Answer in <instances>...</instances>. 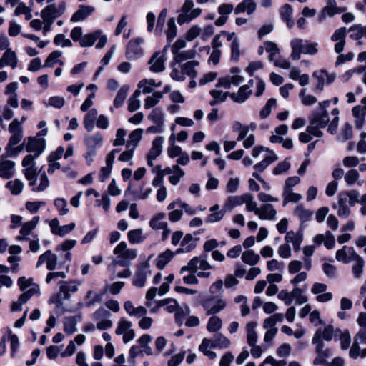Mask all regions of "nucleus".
I'll list each match as a JSON object with an SVG mask.
<instances>
[{
	"label": "nucleus",
	"mask_w": 366,
	"mask_h": 366,
	"mask_svg": "<svg viewBox=\"0 0 366 366\" xmlns=\"http://www.w3.org/2000/svg\"><path fill=\"white\" fill-rule=\"evenodd\" d=\"M290 58L292 60H299L301 54L315 55L318 52V43L312 42L300 38H295L290 41Z\"/></svg>",
	"instance_id": "f257e3e1"
},
{
	"label": "nucleus",
	"mask_w": 366,
	"mask_h": 366,
	"mask_svg": "<svg viewBox=\"0 0 366 366\" xmlns=\"http://www.w3.org/2000/svg\"><path fill=\"white\" fill-rule=\"evenodd\" d=\"M341 331L335 329L331 325H327L323 329L317 330L312 340V344H324L323 340L331 341L334 337L340 335Z\"/></svg>",
	"instance_id": "f03ea898"
},
{
	"label": "nucleus",
	"mask_w": 366,
	"mask_h": 366,
	"mask_svg": "<svg viewBox=\"0 0 366 366\" xmlns=\"http://www.w3.org/2000/svg\"><path fill=\"white\" fill-rule=\"evenodd\" d=\"M97 40L98 43L96 45L97 49H102L105 46L107 42V36L102 34V32L100 30L84 35L79 45L81 47H91Z\"/></svg>",
	"instance_id": "7ed1b4c3"
},
{
	"label": "nucleus",
	"mask_w": 366,
	"mask_h": 366,
	"mask_svg": "<svg viewBox=\"0 0 366 366\" xmlns=\"http://www.w3.org/2000/svg\"><path fill=\"white\" fill-rule=\"evenodd\" d=\"M66 3L62 1L59 4H51L47 5L41 11L42 19H47L54 21V20L62 16L66 11Z\"/></svg>",
	"instance_id": "20e7f679"
},
{
	"label": "nucleus",
	"mask_w": 366,
	"mask_h": 366,
	"mask_svg": "<svg viewBox=\"0 0 366 366\" xmlns=\"http://www.w3.org/2000/svg\"><path fill=\"white\" fill-rule=\"evenodd\" d=\"M193 6L194 4H183L177 18V22L179 25L189 23L201 14L202 9L199 8L193 9Z\"/></svg>",
	"instance_id": "39448f33"
},
{
	"label": "nucleus",
	"mask_w": 366,
	"mask_h": 366,
	"mask_svg": "<svg viewBox=\"0 0 366 366\" xmlns=\"http://www.w3.org/2000/svg\"><path fill=\"white\" fill-rule=\"evenodd\" d=\"M202 306L207 315H209L216 314L224 310L227 306V302L224 300L214 296L204 300L202 303Z\"/></svg>",
	"instance_id": "423d86ee"
},
{
	"label": "nucleus",
	"mask_w": 366,
	"mask_h": 366,
	"mask_svg": "<svg viewBox=\"0 0 366 366\" xmlns=\"http://www.w3.org/2000/svg\"><path fill=\"white\" fill-rule=\"evenodd\" d=\"M317 356L313 360L315 365L329 366L327 359L332 356V350L330 348L324 349V344H314Z\"/></svg>",
	"instance_id": "0eeeda50"
},
{
	"label": "nucleus",
	"mask_w": 366,
	"mask_h": 366,
	"mask_svg": "<svg viewBox=\"0 0 366 366\" xmlns=\"http://www.w3.org/2000/svg\"><path fill=\"white\" fill-rule=\"evenodd\" d=\"M44 263H46L48 270L53 271L57 268L58 257L51 250H46L39 257L36 267H41Z\"/></svg>",
	"instance_id": "6e6552de"
},
{
	"label": "nucleus",
	"mask_w": 366,
	"mask_h": 366,
	"mask_svg": "<svg viewBox=\"0 0 366 366\" xmlns=\"http://www.w3.org/2000/svg\"><path fill=\"white\" fill-rule=\"evenodd\" d=\"M143 39L140 38L131 39L127 46L126 56L129 59H135L142 55L141 44Z\"/></svg>",
	"instance_id": "1a4fd4ad"
},
{
	"label": "nucleus",
	"mask_w": 366,
	"mask_h": 366,
	"mask_svg": "<svg viewBox=\"0 0 366 366\" xmlns=\"http://www.w3.org/2000/svg\"><path fill=\"white\" fill-rule=\"evenodd\" d=\"M167 46H165L162 52H157L153 54L149 61L150 65L149 69L153 72H161L165 69L164 62L166 57L164 51H166Z\"/></svg>",
	"instance_id": "9d476101"
},
{
	"label": "nucleus",
	"mask_w": 366,
	"mask_h": 366,
	"mask_svg": "<svg viewBox=\"0 0 366 366\" xmlns=\"http://www.w3.org/2000/svg\"><path fill=\"white\" fill-rule=\"evenodd\" d=\"M45 146L44 139L30 137L26 144V150L28 152H34L36 157H39L44 152Z\"/></svg>",
	"instance_id": "9b49d317"
},
{
	"label": "nucleus",
	"mask_w": 366,
	"mask_h": 366,
	"mask_svg": "<svg viewBox=\"0 0 366 366\" xmlns=\"http://www.w3.org/2000/svg\"><path fill=\"white\" fill-rule=\"evenodd\" d=\"M350 204L347 202L345 194H339L337 203L332 204V208L337 210V214L340 217L347 218L350 215L351 210Z\"/></svg>",
	"instance_id": "f8f14e48"
},
{
	"label": "nucleus",
	"mask_w": 366,
	"mask_h": 366,
	"mask_svg": "<svg viewBox=\"0 0 366 366\" xmlns=\"http://www.w3.org/2000/svg\"><path fill=\"white\" fill-rule=\"evenodd\" d=\"M81 282L76 280L61 281L59 282V292L64 300H69L71 293H74L78 290Z\"/></svg>",
	"instance_id": "ddd939ff"
},
{
	"label": "nucleus",
	"mask_w": 366,
	"mask_h": 366,
	"mask_svg": "<svg viewBox=\"0 0 366 366\" xmlns=\"http://www.w3.org/2000/svg\"><path fill=\"white\" fill-rule=\"evenodd\" d=\"M349 254H350V259L355 262V264L352 266L353 275L355 278H360L362 274L365 265L364 259L361 256L356 253L353 247L349 248Z\"/></svg>",
	"instance_id": "4468645a"
},
{
	"label": "nucleus",
	"mask_w": 366,
	"mask_h": 366,
	"mask_svg": "<svg viewBox=\"0 0 366 366\" xmlns=\"http://www.w3.org/2000/svg\"><path fill=\"white\" fill-rule=\"evenodd\" d=\"M310 124L325 128L330 122V117L327 110L314 112L310 117Z\"/></svg>",
	"instance_id": "2eb2a0df"
},
{
	"label": "nucleus",
	"mask_w": 366,
	"mask_h": 366,
	"mask_svg": "<svg viewBox=\"0 0 366 366\" xmlns=\"http://www.w3.org/2000/svg\"><path fill=\"white\" fill-rule=\"evenodd\" d=\"M150 274L149 264L147 262L142 264L137 270L133 279V284L138 287L145 285L147 274Z\"/></svg>",
	"instance_id": "dca6fc26"
},
{
	"label": "nucleus",
	"mask_w": 366,
	"mask_h": 366,
	"mask_svg": "<svg viewBox=\"0 0 366 366\" xmlns=\"http://www.w3.org/2000/svg\"><path fill=\"white\" fill-rule=\"evenodd\" d=\"M209 211L210 214L206 217L205 222L212 224L220 222L224 218L227 209H225L224 206L222 209H220L219 204H214L209 209Z\"/></svg>",
	"instance_id": "f3484780"
},
{
	"label": "nucleus",
	"mask_w": 366,
	"mask_h": 366,
	"mask_svg": "<svg viewBox=\"0 0 366 366\" xmlns=\"http://www.w3.org/2000/svg\"><path fill=\"white\" fill-rule=\"evenodd\" d=\"M257 212V216L260 219L269 221L276 219L277 211L270 204H262Z\"/></svg>",
	"instance_id": "a211bd4d"
},
{
	"label": "nucleus",
	"mask_w": 366,
	"mask_h": 366,
	"mask_svg": "<svg viewBox=\"0 0 366 366\" xmlns=\"http://www.w3.org/2000/svg\"><path fill=\"white\" fill-rule=\"evenodd\" d=\"M95 11V8L92 6L80 5L77 11L72 15L71 21L78 22L85 20L91 16Z\"/></svg>",
	"instance_id": "6ab92c4d"
},
{
	"label": "nucleus",
	"mask_w": 366,
	"mask_h": 366,
	"mask_svg": "<svg viewBox=\"0 0 366 366\" xmlns=\"http://www.w3.org/2000/svg\"><path fill=\"white\" fill-rule=\"evenodd\" d=\"M15 162L11 160L0 159V177L9 179L15 173Z\"/></svg>",
	"instance_id": "aec40b11"
},
{
	"label": "nucleus",
	"mask_w": 366,
	"mask_h": 366,
	"mask_svg": "<svg viewBox=\"0 0 366 366\" xmlns=\"http://www.w3.org/2000/svg\"><path fill=\"white\" fill-rule=\"evenodd\" d=\"M102 140L103 138L100 133H96L85 138L84 141L87 146L89 155L94 156L95 154L96 147L102 145Z\"/></svg>",
	"instance_id": "412c9836"
},
{
	"label": "nucleus",
	"mask_w": 366,
	"mask_h": 366,
	"mask_svg": "<svg viewBox=\"0 0 366 366\" xmlns=\"http://www.w3.org/2000/svg\"><path fill=\"white\" fill-rule=\"evenodd\" d=\"M18 59L11 49H7L0 59V69L5 66H11L12 69L17 66Z\"/></svg>",
	"instance_id": "4be33fe9"
},
{
	"label": "nucleus",
	"mask_w": 366,
	"mask_h": 366,
	"mask_svg": "<svg viewBox=\"0 0 366 366\" xmlns=\"http://www.w3.org/2000/svg\"><path fill=\"white\" fill-rule=\"evenodd\" d=\"M293 214L297 217L302 224L311 220L313 216V211L305 208L302 204H298L293 210Z\"/></svg>",
	"instance_id": "5701e85b"
},
{
	"label": "nucleus",
	"mask_w": 366,
	"mask_h": 366,
	"mask_svg": "<svg viewBox=\"0 0 366 366\" xmlns=\"http://www.w3.org/2000/svg\"><path fill=\"white\" fill-rule=\"evenodd\" d=\"M257 8L255 0H243L234 9V13L239 14L247 12L248 15L252 14Z\"/></svg>",
	"instance_id": "b1692460"
},
{
	"label": "nucleus",
	"mask_w": 366,
	"mask_h": 366,
	"mask_svg": "<svg viewBox=\"0 0 366 366\" xmlns=\"http://www.w3.org/2000/svg\"><path fill=\"white\" fill-rule=\"evenodd\" d=\"M181 248L176 251V254L187 253L193 250L196 247V243L192 234H187L181 242Z\"/></svg>",
	"instance_id": "393cba45"
},
{
	"label": "nucleus",
	"mask_w": 366,
	"mask_h": 366,
	"mask_svg": "<svg viewBox=\"0 0 366 366\" xmlns=\"http://www.w3.org/2000/svg\"><path fill=\"white\" fill-rule=\"evenodd\" d=\"M252 94V90L247 89L244 85L240 86L237 93H231L229 97L235 102L242 104Z\"/></svg>",
	"instance_id": "a878e982"
},
{
	"label": "nucleus",
	"mask_w": 366,
	"mask_h": 366,
	"mask_svg": "<svg viewBox=\"0 0 366 366\" xmlns=\"http://www.w3.org/2000/svg\"><path fill=\"white\" fill-rule=\"evenodd\" d=\"M257 326L256 322H249L246 325L247 342L249 346H254L257 342Z\"/></svg>",
	"instance_id": "bb28decb"
},
{
	"label": "nucleus",
	"mask_w": 366,
	"mask_h": 366,
	"mask_svg": "<svg viewBox=\"0 0 366 366\" xmlns=\"http://www.w3.org/2000/svg\"><path fill=\"white\" fill-rule=\"evenodd\" d=\"M166 305V310L169 312H174L177 309V302L174 299H165L159 302H154V307L151 308V312H155L162 306Z\"/></svg>",
	"instance_id": "cd10ccee"
},
{
	"label": "nucleus",
	"mask_w": 366,
	"mask_h": 366,
	"mask_svg": "<svg viewBox=\"0 0 366 366\" xmlns=\"http://www.w3.org/2000/svg\"><path fill=\"white\" fill-rule=\"evenodd\" d=\"M292 8L288 4H285L280 9V14L283 21L287 24L289 28L294 26V21L292 20Z\"/></svg>",
	"instance_id": "c85d7f7f"
},
{
	"label": "nucleus",
	"mask_w": 366,
	"mask_h": 366,
	"mask_svg": "<svg viewBox=\"0 0 366 366\" xmlns=\"http://www.w3.org/2000/svg\"><path fill=\"white\" fill-rule=\"evenodd\" d=\"M199 66V61H189L180 66L182 72L184 74L189 76L192 79H194L197 75V71L195 67Z\"/></svg>",
	"instance_id": "c756f323"
},
{
	"label": "nucleus",
	"mask_w": 366,
	"mask_h": 366,
	"mask_svg": "<svg viewBox=\"0 0 366 366\" xmlns=\"http://www.w3.org/2000/svg\"><path fill=\"white\" fill-rule=\"evenodd\" d=\"M245 198L246 194L242 195L230 196L227 199L224 204V207L228 212H231L235 207L243 204Z\"/></svg>",
	"instance_id": "7c9ffc66"
},
{
	"label": "nucleus",
	"mask_w": 366,
	"mask_h": 366,
	"mask_svg": "<svg viewBox=\"0 0 366 366\" xmlns=\"http://www.w3.org/2000/svg\"><path fill=\"white\" fill-rule=\"evenodd\" d=\"M176 253L170 249H167L164 252L159 254L156 259V265L159 269H163L164 267L172 260Z\"/></svg>",
	"instance_id": "2f4dec72"
},
{
	"label": "nucleus",
	"mask_w": 366,
	"mask_h": 366,
	"mask_svg": "<svg viewBox=\"0 0 366 366\" xmlns=\"http://www.w3.org/2000/svg\"><path fill=\"white\" fill-rule=\"evenodd\" d=\"M164 137H157L153 142H152V147L150 149L149 154L147 156L150 157L151 158H157L159 157L162 152V144L164 142Z\"/></svg>",
	"instance_id": "473e14b6"
},
{
	"label": "nucleus",
	"mask_w": 366,
	"mask_h": 366,
	"mask_svg": "<svg viewBox=\"0 0 366 366\" xmlns=\"http://www.w3.org/2000/svg\"><path fill=\"white\" fill-rule=\"evenodd\" d=\"M98 112L96 109H90L84 116V126L88 132H91L94 127V121L97 119Z\"/></svg>",
	"instance_id": "72a5a7b5"
},
{
	"label": "nucleus",
	"mask_w": 366,
	"mask_h": 366,
	"mask_svg": "<svg viewBox=\"0 0 366 366\" xmlns=\"http://www.w3.org/2000/svg\"><path fill=\"white\" fill-rule=\"evenodd\" d=\"M127 238L131 244H139L144 241L146 237L142 229H136L128 232Z\"/></svg>",
	"instance_id": "f704fd0d"
},
{
	"label": "nucleus",
	"mask_w": 366,
	"mask_h": 366,
	"mask_svg": "<svg viewBox=\"0 0 366 366\" xmlns=\"http://www.w3.org/2000/svg\"><path fill=\"white\" fill-rule=\"evenodd\" d=\"M346 10L345 8L338 7L336 1H332L327 3V4L323 8L322 11V16H332L336 14H340Z\"/></svg>",
	"instance_id": "c9c22d12"
},
{
	"label": "nucleus",
	"mask_w": 366,
	"mask_h": 366,
	"mask_svg": "<svg viewBox=\"0 0 366 366\" xmlns=\"http://www.w3.org/2000/svg\"><path fill=\"white\" fill-rule=\"evenodd\" d=\"M283 206H286L289 202L297 203L300 201L302 196L300 194L295 193L292 190L283 189L282 192Z\"/></svg>",
	"instance_id": "e433bc0d"
},
{
	"label": "nucleus",
	"mask_w": 366,
	"mask_h": 366,
	"mask_svg": "<svg viewBox=\"0 0 366 366\" xmlns=\"http://www.w3.org/2000/svg\"><path fill=\"white\" fill-rule=\"evenodd\" d=\"M285 239L287 243L292 244L295 251H298L300 249V244L302 241V237L300 235L293 231H290L287 232Z\"/></svg>",
	"instance_id": "4c0bfd02"
},
{
	"label": "nucleus",
	"mask_w": 366,
	"mask_h": 366,
	"mask_svg": "<svg viewBox=\"0 0 366 366\" xmlns=\"http://www.w3.org/2000/svg\"><path fill=\"white\" fill-rule=\"evenodd\" d=\"M351 33L350 37L354 40H360L362 37L366 38V26H362L361 24H355L349 29Z\"/></svg>",
	"instance_id": "58836bf2"
},
{
	"label": "nucleus",
	"mask_w": 366,
	"mask_h": 366,
	"mask_svg": "<svg viewBox=\"0 0 366 366\" xmlns=\"http://www.w3.org/2000/svg\"><path fill=\"white\" fill-rule=\"evenodd\" d=\"M212 348L225 349L229 347L230 340L222 334H218L214 337Z\"/></svg>",
	"instance_id": "ea45409f"
},
{
	"label": "nucleus",
	"mask_w": 366,
	"mask_h": 366,
	"mask_svg": "<svg viewBox=\"0 0 366 366\" xmlns=\"http://www.w3.org/2000/svg\"><path fill=\"white\" fill-rule=\"evenodd\" d=\"M129 90V87L127 85H124L120 88L113 102L114 107L119 108L122 106L125 99L127 97Z\"/></svg>",
	"instance_id": "a19ab883"
},
{
	"label": "nucleus",
	"mask_w": 366,
	"mask_h": 366,
	"mask_svg": "<svg viewBox=\"0 0 366 366\" xmlns=\"http://www.w3.org/2000/svg\"><path fill=\"white\" fill-rule=\"evenodd\" d=\"M260 257L259 255L254 253L253 250H247L242 253V260L251 266H254L258 263Z\"/></svg>",
	"instance_id": "79ce46f5"
},
{
	"label": "nucleus",
	"mask_w": 366,
	"mask_h": 366,
	"mask_svg": "<svg viewBox=\"0 0 366 366\" xmlns=\"http://www.w3.org/2000/svg\"><path fill=\"white\" fill-rule=\"evenodd\" d=\"M166 217L164 213H159L154 217L149 222V226L154 229H165L168 224L166 222L161 221Z\"/></svg>",
	"instance_id": "37998d69"
},
{
	"label": "nucleus",
	"mask_w": 366,
	"mask_h": 366,
	"mask_svg": "<svg viewBox=\"0 0 366 366\" xmlns=\"http://www.w3.org/2000/svg\"><path fill=\"white\" fill-rule=\"evenodd\" d=\"M39 222V217L35 216L31 221L25 222L21 229L20 234L23 236L29 235L33 229H34Z\"/></svg>",
	"instance_id": "c03bdc74"
},
{
	"label": "nucleus",
	"mask_w": 366,
	"mask_h": 366,
	"mask_svg": "<svg viewBox=\"0 0 366 366\" xmlns=\"http://www.w3.org/2000/svg\"><path fill=\"white\" fill-rule=\"evenodd\" d=\"M6 187L13 195L19 194L24 188V183L19 179L9 181L6 183Z\"/></svg>",
	"instance_id": "a18cd8bd"
},
{
	"label": "nucleus",
	"mask_w": 366,
	"mask_h": 366,
	"mask_svg": "<svg viewBox=\"0 0 366 366\" xmlns=\"http://www.w3.org/2000/svg\"><path fill=\"white\" fill-rule=\"evenodd\" d=\"M222 326V321L218 316H212L207 322V329L210 332L219 331Z\"/></svg>",
	"instance_id": "49530a36"
},
{
	"label": "nucleus",
	"mask_w": 366,
	"mask_h": 366,
	"mask_svg": "<svg viewBox=\"0 0 366 366\" xmlns=\"http://www.w3.org/2000/svg\"><path fill=\"white\" fill-rule=\"evenodd\" d=\"M143 130L142 129H137L132 131L129 135V141L127 144V147H132L134 149L137 146L139 142L142 139Z\"/></svg>",
	"instance_id": "de8ad7c7"
},
{
	"label": "nucleus",
	"mask_w": 366,
	"mask_h": 366,
	"mask_svg": "<svg viewBox=\"0 0 366 366\" xmlns=\"http://www.w3.org/2000/svg\"><path fill=\"white\" fill-rule=\"evenodd\" d=\"M161 99H162V93L160 92H155L151 96H149L145 99L144 108L148 109L155 107Z\"/></svg>",
	"instance_id": "09e8293b"
},
{
	"label": "nucleus",
	"mask_w": 366,
	"mask_h": 366,
	"mask_svg": "<svg viewBox=\"0 0 366 366\" xmlns=\"http://www.w3.org/2000/svg\"><path fill=\"white\" fill-rule=\"evenodd\" d=\"M77 330L76 320L74 317H68L64 321V331L68 334L71 335Z\"/></svg>",
	"instance_id": "8fccbe9b"
},
{
	"label": "nucleus",
	"mask_w": 366,
	"mask_h": 366,
	"mask_svg": "<svg viewBox=\"0 0 366 366\" xmlns=\"http://www.w3.org/2000/svg\"><path fill=\"white\" fill-rule=\"evenodd\" d=\"M199 257H194L192 258L187 265L182 267L180 270V274H184L185 272H189L191 273H195L199 267Z\"/></svg>",
	"instance_id": "3c124183"
},
{
	"label": "nucleus",
	"mask_w": 366,
	"mask_h": 366,
	"mask_svg": "<svg viewBox=\"0 0 366 366\" xmlns=\"http://www.w3.org/2000/svg\"><path fill=\"white\" fill-rule=\"evenodd\" d=\"M196 51L194 49L184 51L174 55L175 63L180 64L183 61L192 59L195 57Z\"/></svg>",
	"instance_id": "603ef678"
},
{
	"label": "nucleus",
	"mask_w": 366,
	"mask_h": 366,
	"mask_svg": "<svg viewBox=\"0 0 366 366\" xmlns=\"http://www.w3.org/2000/svg\"><path fill=\"white\" fill-rule=\"evenodd\" d=\"M349 248L347 246H344L341 249L336 252L335 258L338 262L347 264L352 262L350 259V254H349Z\"/></svg>",
	"instance_id": "864d4df0"
},
{
	"label": "nucleus",
	"mask_w": 366,
	"mask_h": 366,
	"mask_svg": "<svg viewBox=\"0 0 366 366\" xmlns=\"http://www.w3.org/2000/svg\"><path fill=\"white\" fill-rule=\"evenodd\" d=\"M148 119L155 124H164V115L162 110L159 108L154 109L148 115Z\"/></svg>",
	"instance_id": "5fc2aeb1"
},
{
	"label": "nucleus",
	"mask_w": 366,
	"mask_h": 366,
	"mask_svg": "<svg viewBox=\"0 0 366 366\" xmlns=\"http://www.w3.org/2000/svg\"><path fill=\"white\" fill-rule=\"evenodd\" d=\"M352 137V127L349 123H345L342 129V131L339 136L338 139L342 142H345Z\"/></svg>",
	"instance_id": "6e6d98bb"
},
{
	"label": "nucleus",
	"mask_w": 366,
	"mask_h": 366,
	"mask_svg": "<svg viewBox=\"0 0 366 366\" xmlns=\"http://www.w3.org/2000/svg\"><path fill=\"white\" fill-rule=\"evenodd\" d=\"M190 312L189 307L186 305L184 308L182 307H177V309L175 311V320L176 322L180 326L182 325L183 320L185 318L187 315H188Z\"/></svg>",
	"instance_id": "4d7b16f0"
},
{
	"label": "nucleus",
	"mask_w": 366,
	"mask_h": 366,
	"mask_svg": "<svg viewBox=\"0 0 366 366\" xmlns=\"http://www.w3.org/2000/svg\"><path fill=\"white\" fill-rule=\"evenodd\" d=\"M276 105H277L276 99L274 98L269 99L267 101V102L266 103V104L264 105V107L260 111V113H259L260 117L262 119L267 118L269 115L272 108L275 107Z\"/></svg>",
	"instance_id": "13d9d810"
},
{
	"label": "nucleus",
	"mask_w": 366,
	"mask_h": 366,
	"mask_svg": "<svg viewBox=\"0 0 366 366\" xmlns=\"http://www.w3.org/2000/svg\"><path fill=\"white\" fill-rule=\"evenodd\" d=\"M54 206L59 211L60 215H66L69 212L67 202L64 198H57L54 200Z\"/></svg>",
	"instance_id": "bf43d9fd"
},
{
	"label": "nucleus",
	"mask_w": 366,
	"mask_h": 366,
	"mask_svg": "<svg viewBox=\"0 0 366 366\" xmlns=\"http://www.w3.org/2000/svg\"><path fill=\"white\" fill-rule=\"evenodd\" d=\"M244 203L246 204V209L248 212H254L257 215V211L259 209V207H257V204L254 200V197L251 194L246 193V198Z\"/></svg>",
	"instance_id": "052dcab7"
},
{
	"label": "nucleus",
	"mask_w": 366,
	"mask_h": 366,
	"mask_svg": "<svg viewBox=\"0 0 366 366\" xmlns=\"http://www.w3.org/2000/svg\"><path fill=\"white\" fill-rule=\"evenodd\" d=\"M131 327L132 322L130 321H128L124 318H122L118 322V325L115 332L117 335H122L123 333L127 332L128 330H132Z\"/></svg>",
	"instance_id": "680f3d73"
},
{
	"label": "nucleus",
	"mask_w": 366,
	"mask_h": 366,
	"mask_svg": "<svg viewBox=\"0 0 366 366\" xmlns=\"http://www.w3.org/2000/svg\"><path fill=\"white\" fill-rule=\"evenodd\" d=\"M166 34L169 41L173 40V39L177 36V26L173 18H171L168 20Z\"/></svg>",
	"instance_id": "e2e57ef3"
},
{
	"label": "nucleus",
	"mask_w": 366,
	"mask_h": 366,
	"mask_svg": "<svg viewBox=\"0 0 366 366\" xmlns=\"http://www.w3.org/2000/svg\"><path fill=\"white\" fill-rule=\"evenodd\" d=\"M346 34L347 29L345 27L339 28L331 36V40L335 42L345 41Z\"/></svg>",
	"instance_id": "0e129e2a"
},
{
	"label": "nucleus",
	"mask_w": 366,
	"mask_h": 366,
	"mask_svg": "<svg viewBox=\"0 0 366 366\" xmlns=\"http://www.w3.org/2000/svg\"><path fill=\"white\" fill-rule=\"evenodd\" d=\"M359 178L360 174L356 169H350L345 175V181L348 185H352Z\"/></svg>",
	"instance_id": "69168bd1"
},
{
	"label": "nucleus",
	"mask_w": 366,
	"mask_h": 366,
	"mask_svg": "<svg viewBox=\"0 0 366 366\" xmlns=\"http://www.w3.org/2000/svg\"><path fill=\"white\" fill-rule=\"evenodd\" d=\"M239 40L237 38H234L231 45V59L234 61H237L239 58Z\"/></svg>",
	"instance_id": "338daca9"
},
{
	"label": "nucleus",
	"mask_w": 366,
	"mask_h": 366,
	"mask_svg": "<svg viewBox=\"0 0 366 366\" xmlns=\"http://www.w3.org/2000/svg\"><path fill=\"white\" fill-rule=\"evenodd\" d=\"M340 194H345L347 196V200L350 204V206L353 207L356 203L359 202L360 194L356 190H351L347 192H341Z\"/></svg>",
	"instance_id": "774afa93"
}]
</instances>
